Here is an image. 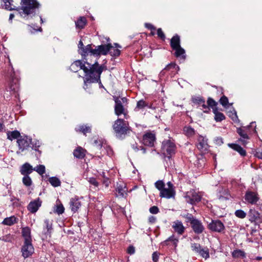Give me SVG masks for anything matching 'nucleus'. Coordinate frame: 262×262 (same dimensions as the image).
I'll return each instance as SVG.
<instances>
[{
  "mask_svg": "<svg viewBox=\"0 0 262 262\" xmlns=\"http://www.w3.org/2000/svg\"><path fill=\"white\" fill-rule=\"evenodd\" d=\"M184 217L186 219V222L190 223V225L196 219L192 214L188 213L184 215Z\"/></svg>",
  "mask_w": 262,
  "mask_h": 262,
  "instance_id": "obj_47",
  "label": "nucleus"
},
{
  "mask_svg": "<svg viewBox=\"0 0 262 262\" xmlns=\"http://www.w3.org/2000/svg\"><path fill=\"white\" fill-rule=\"evenodd\" d=\"M41 203L39 198H38L37 200L30 202L27 206V209L31 213H34L37 212L39 208L41 206Z\"/></svg>",
  "mask_w": 262,
  "mask_h": 262,
  "instance_id": "obj_20",
  "label": "nucleus"
},
{
  "mask_svg": "<svg viewBox=\"0 0 262 262\" xmlns=\"http://www.w3.org/2000/svg\"><path fill=\"white\" fill-rule=\"evenodd\" d=\"M159 253L154 252L152 255V259L154 262H157L159 260Z\"/></svg>",
  "mask_w": 262,
  "mask_h": 262,
  "instance_id": "obj_60",
  "label": "nucleus"
},
{
  "mask_svg": "<svg viewBox=\"0 0 262 262\" xmlns=\"http://www.w3.org/2000/svg\"><path fill=\"white\" fill-rule=\"evenodd\" d=\"M7 139L9 140L12 141L14 139H19L21 135L19 131L15 130L13 131H8L7 133Z\"/></svg>",
  "mask_w": 262,
  "mask_h": 262,
  "instance_id": "obj_31",
  "label": "nucleus"
},
{
  "mask_svg": "<svg viewBox=\"0 0 262 262\" xmlns=\"http://www.w3.org/2000/svg\"><path fill=\"white\" fill-rule=\"evenodd\" d=\"M22 255L24 258L30 256L34 252V248L32 242H24V245L21 248Z\"/></svg>",
  "mask_w": 262,
  "mask_h": 262,
  "instance_id": "obj_16",
  "label": "nucleus"
},
{
  "mask_svg": "<svg viewBox=\"0 0 262 262\" xmlns=\"http://www.w3.org/2000/svg\"><path fill=\"white\" fill-rule=\"evenodd\" d=\"M86 150L80 146L77 147L74 150L73 155L75 157L79 159H83L85 156Z\"/></svg>",
  "mask_w": 262,
  "mask_h": 262,
  "instance_id": "obj_25",
  "label": "nucleus"
},
{
  "mask_svg": "<svg viewBox=\"0 0 262 262\" xmlns=\"http://www.w3.org/2000/svg\"><path fill=\"white\" fill-rule=\"evenodd\" d=\"M39 174L42 175L46 172V168L43 165H39L33 168Z\"/></svg>",
  "mask_w": 262,
  "mask_h": 262,
  "instance_id": "obj_43",
  "label": "nucleus"
},
{
  "mask_svg": "<svg viewBox=\"0 0 262 262\" xmlns=\"http://www.w3.org/2000/svg\"><path fill=\"white\" fill-rule=\"evenodd\" d=\"M116 136L120 139L124 138L130 130L128 122L124 119H117L113 125Z\"/></svg>",
  "mask_w": 262,
  "mask_h": 262,
  "instance_id": "obj_3",
  "label": "nucleus"
},
{
  "mask_svg": "<svg viewBox=\"0 0 262 262\" xmlns=\"http://www.w3.org/2000/svg\"><path fill=\"white\" fill-rule=\"evenodd\" d=\"M228 146L233 150L238 152L242 156H246V151L240 145L235 143H229Z\"/></svg>",
  "mask_w": 262,
  "mask_h": 262,
  "instance_id": "obj_28",
  "label": "nucleus"
},
{
  "mask_svg": "<svg viewBox=\"0 0 262 262\" xmlns=\"http://www.w3.org/2000/svg\"><path fill=\"white\" fill-rule=\"evenodd\" d=\"M231 254H232V256L234 258H238L239 257L243 258L246 257L245 252L241 249L234 250L232 252Z\"/></svg>",
  "mask_w": 262,
  "mask_h": 262,
  "instance_id": "obj_38",
  "label": "nucleus"
},
{
  "mask_svg": "<svg viewBox=\"0 0 262 262\" xmlns=\"http://www.w3.org/2000/svg\"><path fill=\"white\" fill-rule=\"evenodd\" d=\"M16 223V218L14 216H11L5 218L2 222V224L6 225L11 226Z\"/></svg>",
  "mask_w": 262,
  "mask_h": 262,
  "instance_id": "obj_40",
  "label": "nucleus"
},
{
  "mask_svg": "<svg viewBox=\"0 0 262 262\" xmlns=\"http://www.w3.org/2000/svg\"><path fill=\"white\" fill-rule=\"evenodd\" d=\"M165 70H166L167 72H170L171 75H174L179 70V67L176 63L171 62L167 65L165 68Z\"/></svg>",
  "mask_w": 262,
  "mask_h": 262,
  "instance_id": "obj_26",
  "label": "nucleus"
},
{
  "mask_svg": "<svg viewBox=\"0 0 262 262\" xmlns=\"http://www.w3.org/2000/svg\"><path fill=\"white\" fill-rule=\"evenodd\" d=\"M102 174L103 177V184H104L106 187H108L110 182L108 178L104 177V172H103Z\"/></svg>",
  "mask_w": 262,
  "mask_h": 262,
  "instance_id": "obj_62",
  "label": "nucleus"
},
{
  "mask_svg": "<svg viewBox=\"0 0 262 262\" xmlns=\"http://www.w3.org/2000/svg\"><path fill=\"white\" fill-rule=\"evenodd\" d=\"M145 27L147 29H148L151 31H155L156 29V27L154 25H152L151 24H150V23H145Z\"/></svg>",
  "mask_w": 262,
  "mask_h": 262,
  "instance_id": "obj_61",
  "label": "nucleus"
},
{
  "mask_svg": "<svg viewBox=\"0 0 262 262\" xmlns=\"http://www.w3.org/2000/svg\"><path fill=\"white\" fill-rule=\"evenodd\" d=\"M127 189L125 186L122 185L117 186L116 189V192L117 193V196L120 197L124 196L125 194H126V191Z\"/></svg>",
  "mask_w": 262,
  "mask_h": 262,
  "instance_id": "obj_39",
  "label": "nucleus"
},
{
  "mask_svg": "<svg viewBox=\"0 0 262 262\" xmlns=\"http://www.w3.org/2000/svg\"><path fill=\"white\" fill-rule=\"evenodd\" d=\"M192 102L198 105H201L202 103L205 102V99L203 97H195L191 99Z\"/></svg>",
  "mask_w": 262,
  "mask_h": 262,
  "instance_id": "obj_44",
  "label": "nucleus"
},
{
  "mask_svg": "<svg viewBox=\"0 0 262 262\" xmlns=\"http://www.w3.org/2000/svg\"><path fill=\"white\" fill-rule=\"evenodd\" d=\"M87 24V20L85 17L80 16L75 21L76 28L79 30L83 29Z\"/></svg>",
  "mask_w": 262,
  "mask_h": 262,
  "instance_id": "obj_27",
  "label": "nucleus"
},
{
  "mask_svg": "<svg viewBox=\"0 0 262 262\" xmlns=\"http://www.w3.org/2000/svg\"><path fill=\"white\" fill-rule=\"evenodd\" d=\"M229 116L234 122H237L239 121L236 112L235 110H233V112H231L229 115Z\"/></svg>",
  "mask_w": 262,
  "mask_h": 262,
  "instance_id": "obj_53",
  "label": "nucleus"
},
{
  "mask_svg": "<svg viewBox=\"0 0 262 262\" xmlns=\"http://www.w3.org/2000/svg\"><path fill=\"white\" fill-rule=\"evenodd\" d=\"M249 220L255 225L262 223V215L254 208L250 209L248 212Z\"/></svg>",
  "mask_w": 262,
  "mask_h": 262,
  "instance_id": "obj_12",
  "label": "nucleus"
},
{
  "mask_svg": "<svg viewBox=\"0 0 262 262\" xmlns=\"http://www.w3.org/2000/svg\"><path fill=\"white\" fill-rule=\"evenodd\" d=\"M113 98L115 103L114 107L115 114L118 116L123 114L124 118L127 119L129 117L127 114V111L122 104V102L120 99L117 96H114Z\"/></svg>",
  "mask_w": 262,
  "mask_h": 262,
  "instance_id": "obj_8",
  "label": "nucleus"
},
{
  "mask_svg": "<svg viewBox=\"0 0 262 262\" xmlns=\"http://www.w3.org/2000/svg\"><path fill=\"white\" fill-rule=\"evenodd\" d=\"M183 131L188 137H192L195 134L194 129L190 126H185L183 128Z\"/></svg>",
  "mask_w": 262,
  "mask_h": 262,
  "instance_id": "obj_42",
  "label": "nucleus"
},
{
  "mask_svg": "<svg viewBox=\"0 0 262 262\" xmlns=\"http://www.w3.org/2000/svg\"><path fill=\"white\" fill-rule=\"evenodd\" d=\"M214 88L216 89H219V91L221 92V94L223 95V96L221 97L219 102L224 107H226L228 105L229 102L228 98L224 95V89L222 87L218 88L216 86H214Z\"/></svg>",
  "mask_w": 262,
  "mask_h": 262,
  "instance_id": "obj_30",
  "label": "nucleus"
},
{
  "mask_svg": "<svg viewBox=\"0 0 262 262\" xmlns=\"http://www.w3.org/2000/svg\"><path fill=\"white\" fill-rule=\"evenodd\" d=\"M93 50L94 49L92 48L91 45H88L84 47V48L79 51V53L82 57H85L89 53H91L93 55Z\"/></svg>",
  "mask_w": 262,
  "mask_h": 262,
  "instance_id": "obj_36",
  "label": "nucleus"
},
{
  "mask_svg": "<svg viewBox=\"0 0 262 262\" xmlns=\"http://www.w3.org/2000/svg\"><path fill=\"white\" fill-rule=\"evenodd\" d=\"M207 103L209 107L213 108L216 107L217 103L215 102L212 98L209 97L207 99Z\"/></svg>",
  "mask_w": 262,
  "mask_h": 262,
  "instance_id": "obj_50",
  "label": "nucleus"
},
{
  "mask_svg": "<svg viewBox=\"0 0 262 262\" xmlns=\"http://www.w3.org/2000/svg\"><path fill=\"white\" fill-rule=\"evenodd\" d=\"M22 181L23 184L27 187L30 186L32 184V180L29 176H24Z\"/></svg>",
  "mask_w": 262,
  "mask_h": 262,
  "instance_id": "obj_45",
  "label": "nucleus"
},
{
  "mask_svg": "<svg viewBox=\"0 0 262 262\" xmlns=\"http://www.w3.org/2000/svg\"><path fill=\"white\" fill-rule=\"evenodd\" d=\"M181 39L180 36L176 34L171 38L170 46L171 49L174 51V56L177 58L185 60L186 59L185 51L181 46Z\"/></svg>",
  "mask_w": 262,
  "mask_h": 262,
  "instance_id": "obj_4",
  "label": "nucleus"
},
{
  "mask_svg": "<svg viewBox=\"0 0 262 262\" xmlns=\"http://www.w3.org/2000/svg\"><path fill=\"white\" fill-rule=\"evenodd\" d=\"M156 139V138L155 134L147 132L143 136V143L145 146L152 147L154 146Z\"/></svg>",
  "mask_w": 262,
  "mask_h": 262,
  "instance_id": "obj_15",
  "label": "nucleus"
},
{
  "mask_svg": "<svg viewBox=\"0 0 262 262\" xmlns=\"http://www.w3.org/2000/svg\"><path fill=\"white\" fill-rule=\"evenodd\" d=\"M108 52L111 56L114 57H118L120 54V50L118 49H115L112 45V48Z\"/></svg>",
  "mask_w": 262,
  "mask_h": 262,
  "instance_id": "obj_46",
  "label": "nucleus"
},
{
  "mask_svg": "<svg viewBox=\"0 0 262 262\" xmlns=\"http://www.w3.org/2000/svg\"><path fill=\"white\" fill-rule=\"evenodd\" d=\"M32 166L28 163H25L20 167V172L24 176H29L33 171Z\"/></svg>",
  "mask_w": 262,
  "mask_h": 262,
  "instance_id": "obj_24",
  "label": "nucleus"
},
{
  "mask_svg": "<svg viewBox=\"0 0 262 262\" xmlns=\"http://www.w3.org/2000/svg\"><path fill=\"white\" fill-rule=\"evenodd\" d=\"M1 239L6 242H12L13 239V237L10 234H8L3 236Z\"/></svg>",
  "mask_w": 262,
  "mask_h": 262,
  "instance_id": "obj_55",
  "label": "nucleus"
},
{
  "mask_svg": "<svg viewBox=\"0 0 262 262\" xmlns=\"http://www.w3.org/2000/svg\"><path fill=\"white\" fill-rule=\"evenodd\" d=\"M176 194L174 188H164L160 193V196L161 198H165L170 199L174 198Z\"/></svg>",
  "mask_w": 262,
  "mask_h": 262,
  "instance_id": "obj_22",
  "label": "nucleus"
},
{
  "mask_svg": "<svg viewBox=\"0 0 262 262\" xmlns=\"http://www.w3.org/2000/svg\"><path fill=\"white\" fill-rule=\"evenodd\" d=\"M8 76L10 79L9 88L14 94H16L19 90V79L16 76L12 67L8 73Z\"/></svg>",
  "mask_w": 262,
  "mask_h": 262,
  "instance_id": "obj_6",
  "label": "nucleus"
},
{
  "mask_svg": "<svg viewBox=\"0 0 262 262\" xmlns=\"http://www.w3.org/2000/svg\"><path fill=\"white\" fill-rule=\"evenodd\" d=\"M214 143L216 145L220 146L224 143L223 139L222 137H216L214 139Z\"/></svg>",
  "mask_w": 262,
  "mask_h": 262,
  "instance_id": "obj_58",
  "label": "nucleus"
},
{
  "mask_svg": "<svg viewBox=\"0 0 262 262\" xmlns=\"http://www.w3.org/2000/svg\"><path fill=\"white\" fill-rule=\"evenodd\" d=\"M81 205V202L77 196H75L74 198L71 199L70 206L71 211L73 212H77Z\"/></svg>",
  "mask_w": 262,
  "mask_h": 262,
  "instance_id": "obj_21",
  "label": "nucleus"
},
{
  "mask_svg": "<svg viewBox=\"0 0 262 262\" xmlns=\"http://www.w3.org/2000/svg\"><path fill=\"white\" fill-rule=\"evenodd\" d=\"M169 241L173 242V245H174L175 247H176L179 240L178 238L174 237V235H172V236H170L166 241H165V243L167 244V243Z\"/></svg>",
  "mask_w": 262,
  "mask_h": 262,
  "instance_id": "obj_51",
  "label": "nucleus"
},
{
  "mask_svg": "<svg viewBox=\"0 0 262 262\" xmlns=\"http://www.w3.org/2000/svg\"><path fill=\"white\" fill-rule=\"evenodd\" d=\"M213 113L214 114V120L216 122H221L226 119L224 114L219 112L217 107L213 108Z\"/></svg>",
  "mask_w": 262,
  "mask_h": 262,
  "instance_id": "obj_32",
  "label": "nucleus"
},
{
  "mask_svg": "<svg viewBox=\"0 0 262 262\" xmlns=\"http://www.w3.org/2000/svg\"><path fill=\"white\" fill-rule=\"evenodd\" d=\"M88 67L84 69L85 78L84 79L85 84L86 83H96L100 82V76L102 73L104 66L103 65H99L96 61L93 64H91L88 62H85Z\"/></svg>",
  "mask_w": 262,
  "mask_h": 262,
  "instance_id": "obj_2",
  "label": "nucleus"
},
{
  "mask_svg": "<svg viewBox=\"0 0 262 262\" xmlns=\"http://www.w3.org/2000/svg\"><path fill=\"white\" fill-rule=\"evenodd\" d=\"M84 61V63L80 60H78L74 61L70 67V70L73 72H77L79 70H83L84 71V69L86 68V66L85 64H86Z\"/></svg>",
  "mask_w": 262,
  "mask_h": 262,
  "instance_id": "obj_19",
  "label": "nucleus"
},
{
  "mask_svg": "<svg viewBox=\"0 0 262 262\" xmlns=\"http://www.w3.org/2000/svg\"><path fill=\"white\" fill-rule=\"evenodd\" d=\"M32 139L29 138L27 136H21L17 140V143L19 149L21 151L27 149L31 143Z\"/></svg>",
  "mask_w": 262,
  "mask_h": 262,
  "instance_id": "obj_13",
  "label": "nucleus"
},
{
  "mask_svg": "<svg viewBox=\"0 0 262 262\" xmlns=\"http://www.w3.org/2000/svg\"><path fill=\"white\" fill-rule=\"evenodd\" d=\"M149 212L152 214H157L159 212V209L156 206H153L149 208Z\"/></svg>",
  "mask_w": 262,
  "mask_h": 262,
  "instance_id": "obj_56",
  "label": "nucleus"
},
{
  "mask_svg": "<svg viewBox=\"0 0 262 262\" xmlns=\"http://www.w3.org/2000/svg\"><path fill=\"white\" fill-rule=\"evenodd\" d=\"M235 215L239 219H244L246 216V213L243 210L239 209L235 211Z\"/></svg>",
  "mask_w": 262,
  "mask_h": 262,
  "instance_id": "obj_49",
  "label": "nucleus"
},
{
  "mask_svg": "<svg viewBox=\"0 0 262 262\" xmlns=\"http://www.w3.org/2000/svg\"><path fill=\"white\" fill-rule=\"evenodd\" d=\"M22 236L24 238V242H32L31 236V229L28 227H24L22 229L21 231Z\"/></svg>",
  "mask_w": 262,
  "mask_h": 262,
  "instance_id": "obj_29",
  "label": "nucleus"
},
{
  "mask_svg": "<svg viewBox=\"0 0 262 262\" xmlns=\"http://www.w3.org/2000/svg\"><path fill=\"white\" fill-rule=\"evenodd\" d=\"M89 182L92 185H93L94 186L96 187H98L99 185V183L96 180V179L94 178H90L89 179Z\"/></svg>",
  "mask_w": 262,
  "mask_h": 262,
  "instance_id": "obj_57",
  "label": "nucleus"
},
{
  "mask_svg": "<svg viewBox=\"0 0 262 262\" xmlns=\"http://www.w3.org/2000/svg\"><path fill=\"white\" fill-rule=\"evenodd\" d=\"M208 228L212 232L221 233L224 231L225 226L219 220H212L208 225Z\"/></svg>",
  "mask_w": 262,
  "mask_h": 262,
  "instance_id": "obj_11",
  "label": "nucleus"
},
{
  "mask_svg": "<svg viewBox=\"0 0 262 262\" xmlns=\"http://www.w3.org/2000/svg\"><path fill=\"white\" fill-rule=\"evenodd\" d=\"M145 107L150 108V105L148 103L142 99L137 102V105L135 108V111H138L140 110H143Z\"/></svg>",
  "mask_w": 262,
  "mask_h": 262,
  "instance_id": "obj_34",
  "label": "nucleus"
},
{
  "mask_svg": "<svg viewBox=\"0 0 262 262\" xmlns=\"http://www.w3.org/2000/svg\"><path fill=\"white\" fill-rule=\"evenodd\" d=\"M49 183L54 187H58L61 185L60 180L56 177H52L49 179Z\"/></svg>",
  "mask_w": 262,
  "mask_h": 262,
  "instance_id": "obj_41",
  "label": "nucleus"
},
{
  "mask_svg": "<svg viewBox=\"0 0 262 262\" xmlns=\"http://www.w3.org/2000/svg\"><path fill=\"white\" fill-rule=\"evenodd\" d=\"M135 252V248L133 246L130 245L127 248V253L128 254L132 255V254H134Z\"/></svg>",
  "mask_w": 262,
  "mask_h": 262,
  "instance_id": "obj_59",
  "label": "nucleus"
},
{
  "mask_svg": "<svg viewBox=\"0 0 262 262\" xmlns=\"http://www.w3.org/2000/svg\"><path fill=\"white\" fill-rule=\"evenodd\" d=\"M112 48V44L101 45L97 47V48L93 50V55L99 56L100 55H106Z\"/></svg>",
  "mask_w": 262,
  "mask_h": 262,
  "instance_id": "obj_14",
  "label": "nucleus"
},
{
  "mask_svg": "<svg viewBox=\"0 0 262 262\" xmlns=\"http://www.w3.org/2000/svg\"><path fill=\"white\" fill-rule=\"evenodd\" d=\"M64 208L62 204H60L56 206V208L55 210V212L58 214H61L64 212Z\"/></svg>",
  "mask_w": 262,
  "mask_h": 262,
  "instance_id": "obj_52",
  "label": "nucleus"
},
{
  "mask_svg": "<svg viewBox=\"0 0 262 262\" xmlns=\"http://www.w3.org/2000/svg\"><path fill=\"white\" fill-rule=\"evenodd\" d=\"M44 223L45 224V230H46V231H45V234L49 235L50 237L51 235L52 231L53 230L52 223L47 219L45 221Z\"/></svg>",
  "mask_w": 262,
  "mask_h": 262,
  "instance_id": "obj_35",
  "label": "nucleus"
},
{
  "mask_svg": "<svg viewBox=\"0 0 262 262\" xmlns=\"http://www.w3.org/2000/svg\"><path fill=\"white\" fill-rule=\"evenodd\" d=\"M201 105H202V107L205 109V110L204 111V113H208L210 111V109L209 108V106L206 104H205V102L202 103Z\"/></svg>",
  "mask_w": 262,
  "mask_h": 262,
  "instance_id": "obj_63",
  "label": "nucleus"
},
{
  "mask_svg": "<svg viewBox=\"0 0 262 262\" xmlns=\"http://www.w3.org/2000/svg\"><path fill=\"white\" fill-rule=\"evenodd\" d=\"M253 123L252 122L250 125L237 128L236 132L241 137L239 141H241L243 145H246L247 143L245 139H249L248 135L251 134L250 128L253 126Z\"/></svg>",
  "mask_w": 262,
  "mask_h": 262,
  "instance_id": "obj_7",
  "label": "nucleus"
},
{
  "mask_svg": "<svg viewBox=\"0 0 262 262\" xmlns=\"http://www.w3.org/2000/svg\"><path fill=\"white\" fill-rule=\"evenodd\" d=\"M255 156L259 159H262V151H256L255 154Z\"/></svg>",
  "mask_w": 262,
  "mask_h": 262,
  "instance_id": "obj_64",
  "label": "nucleus"
},
{
  "mask_svg": "<svg viewBox=\"0 0 262 262\" xmlns=\"http://www.w3.org/2000/svg\"><path fill=\"white\" fill-rule=\"evenodd\" d=\"M155 187L160 191L162 190L165 187V183L162 180L157 181L155 184Z\"/></svg>",
  "mask_w": 262,
  "mask_h": 262,
  "instance_id": "obj_48",
  "label": "nucleus"
},
{
  "mask_svg": "<svg viewBox=\"0 0 262 262\" xmlns=\"http://www.w3.org/2000/svg\"><path fill=\"white\" fill-rule=\"evenodd\" d=\"M191 248L193 251L205 259L209 257V252L207 247H202L200 244L194 243L191 244Z\"/></svg>",
  "mask_w": 262,
  "mask_h": 262,
  "instance_id": "obj_9",
  "label": "nucleus"
},
{
  "mask_svg": "<svg viewBox=\"0 0 262 262\" xmlns=\"http://www.w3.org/2000/svg\"><path fill=\"white\" fill-rule=\"evenodd\" d=\"M177 147L175 143L170 140H165L162 142L161 151L163 155L170 159L175 155Z\"/></svg>",
  "mask_w": 262,
  "mask_h": 262,
  "instance_id": "obj_5",
  "label": "nucleus"
},
{
  "mask_svg": "<svg viewBox=\"0 0 262 262\" xmlns=\"http://www.w3.org/2000/svg\"><path fill=\"white\" fill-rule=\"evenodd\" d=\"M172 227L174 231L180 235L183 234L185 232V228L180 221L177 220L173 222Z\"/></svg>",
  "mask_w": 262,
  "mask_h": 262,
  "instance_id": "obj_23",
  "label": "nucleus"
},
{
  "mask_svg": "<svg viewBox=\"0 0 262 262\" xmlns=\"http://www.w3.org/2000/svg\"><path fill=\"white\" fill-rule=\"evenodd\" d=\"M157 35L158 37L161 39L163 41H164L165 40V35L163 32L161 28H158L157 29Z\"/></svg>",
  "mask_w": 262,
  "mask_h": 262,
  "instance_id": "obj_54",
  "label": "nucleus"
},
{
  "mask_svg": "<svg viewBox=\"0 0 262 262\" xmlns=\"http://www.w3.org/2000/svg\"><path fill=\"white\" fill-rule=\"evenodd\" d=\"M245 200L248 203L255 204L259 200L258 194L253 191H247L245 195Z\"/></svg>",
  "mask_w": 262,
  "mask_h": 262,
  "instance_id": "obj_17",
  "label": "nucleus"
},
{
  "mask_svg": "<svg viewBox=\"0 0 262 262\" xmlns=\"http://www.w3.org/2000/svg\"><path fill=\"white\" fill-rule=\"evenodd\" d=\"M190 226L193 232L197 234L202 233L205 230V228L201 221L197 219H195Z\"/></svg>",
  "mask_w": 262,
  "mask_h": 262,
  "instance_id": "obj_18",
  "label": "nucleus"
},
{
  "mask_svg": "<svg viewBox=\"0 0 262 262\" xmlns=\"http://www.w3.org/2000/svg\"><path fill=\"white\" fill-rule=\"evenodd\" d=\"M201 198H202L201 195H199V193L196 192L193 189L187 192L185 196V199L186 202L192 205H194L196 203L200 202Z\"/></svg>",
  "mask_w": 262,
  "mask_h": 262,
  "instance_id": "obj_10",
  "label": "nucleus"
},
{
  "mask_svg": "<svg viewBox=\"0 0 262 262\" xmlns=\"http://www.w3.org/2000/svg\"><path fill=\"white\" fill-rule=\"evenodd\" d=\"M75 129L76 132L81 133L84 135L91 132V127L85 125H80L78 127H76Z\"/></svg>",
  "mask_w": 262,
  "mask_h": 262,
  "instance_id": "obj_37",
  "label": "nucleus"
},
{
  "mask_svg": "<svg viewBox=\"0 0 262 262\" xmlns=\"http://www.w3.org/2000/svg\"><path fill=\"white\" fill-rule=\"evenodd\" d=\"M5 3V8L8 10H16L20 16H34L40 7V4L36 0H21V7L15 8L12 7L11 3L13 0H3Z\"/></svg>",
  "mask_w": 262,
  "mask_h": 262,
  "instance_id": "obj_1",
  "label": "nucleus"
},
{
  "mask_svg": "<svg viewBox=\"0 0 262 262\" xmlns=\"http://www.w3.org/2000/svg\"><path fill=\"white\" fill-rule=\"evenodd\" d=\"M199 143L197 144V148L200 150H206L208 148V144L202 136L198 139Z\"/></svg>",
  "mask_w": 262,
  "mask_h": 262,
  "instance_id": "obj_33",
  "label": "nucleus"
}]
</instances>
